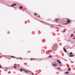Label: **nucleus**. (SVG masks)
<instances>
[{
  "label": "nucleus",
  "mask_w": 75,
  "mask_h": 75,
  "mask_svg": "<svg viewBox=\"0 0 75 75\" xmlns=\"http://www.w3.org/2000/svg\"><path fill=\"white\" fill-rule=\"evenodd\" d=\"M23 71H25V72L26 73H27V71L25 70V69L22 68H21L20 71H21V72H22V71H23Z\"/></svg>",
  "instance_id": "f257e3e1"
},
{
  "label": "nucleus",
  "mask_w": 75,
  "mask_h": 75,
  "mask_svg": "<svg viewBox=\"0 0 75 75\" xmlns=\"http://www.w3.org/2000/svg\"><path fill=\"white\" fill-rule=\"evenodd\" d=\"M58 45H57V44H54L53 46L54 48V47H56V48H58Z\"/></svg>",
  "instance_id": "f03ea898"
},
{
  "label": "nucleus",
  "mask_w": 75,
  "mask_h": 75,
  "mask_svg": "<svg viewBox=\"0 0 75 75\" xmlns=\"http://www.w3.org/2000/svg\"><path fill=\"white\" fill-rule=\"evenodd\" d=\"M52 65L54 66V67H55V66H58V65L57 64V63L53 64Z\"/></svg>",
  "instance_id": "7ed1b4c3"
},
{
  "label": "nucleus",
  "mask_w": 75,
  "mask_h": 75,
  "mask_svg": "<svg viewBox=\"0 0 75 75\" xmlns=\"http://www.w3.org/2000/svg\"><path fill=\"white\" fill-rule=\"evenodd\" d=\"M57 62H58V63H59V64H61V62H60L59 60H57Z\"/></svg>",
  "instance_id": "20e7f679"
},
{
  "label": "nucleus",
  "mask_w": 75,
  "mask_h": 75,
  "mask_svg": "<svg viewBox=\"0 0 75 75\" xmlns=\"http://www.w3.org/2000/svg\"><path fill=\"white\" fill-rule=\"evenodd\" d=\"M17 4H13L11 6V7H13V6H16Z\"/></svg>",
  "instance_id": "39448f33"
},
{
  "label": "nucleus",
  "mask_w": 75,
  "mask_h": 75,
  "mask_svg": "<svg viewBox=\"0 0 75 75\" xmlns=\"http://www.w3.org/2000/svg\"><path fill=\"white\" fill-rule=\"evenodd\" d=\"M70 23V21L69 20L67 19V24H68V23Z\"/></svg>",
  "instance_id": "423d86ee"
},
{
  "label": "nucleus",
  "mask_w": 75,
  "mask_h": 75,
  "mask_svg": "<svg viewBox=\"0 0 75 75\" xmlns=\"http://www.w3.org/2000/svg\"><path fill=\"white\" fill-rule=\"evenodd\" d=\"M63 50H64V52H67V50H66V49H65V48H64H64H63Z\"/></svg>",
  "instance_id": "0eeeda50"
},
{
  "label": "nucleus",
  "mask_w": 75,
  "mask_h": 75,
  "mask_svg": "<svg viewBox=\"0 0 75 75\" xmlns=\"http://www.w3.org/2000/svg\"><path fill=\"white\" fill-rule=\"evenodd\" d=\"M65 74H69V72L68 71H67L64 72Z\"/></svg>",
  "instance_id": "6e6552de"
},
{
  "label": "nucleus",
  "mask_w": 75,
  "mask_h": 75,
  "mask_svg": "<svg viewBox=\"0 0 75 75\" xmlns=\"http://www.w3.org/2000/svg\"><path fill=\"white\" fill-rule=\"evenodd\" d=\"M69 56L70 57H74V55H69Z\"/></svg>",
  "instance_id": "1a4fd4ad"
},
{
  "label": "nucleus",
  "mask_w": 75,
  "mask_h": 75,
  "mask_svg": "<svg viewBox=\"0 0 75 75\" xmlns=\"http://www.w3.org/2000/svg\"><path fill=\"white\" fill-rule=\"evenodd\" d=\"M34 15L35 16H37V15H38V14H37V13H34Z\"/></svg>",
  "instance_id": "9d476101"
},
{
  "label": "nucleus",
  "mask_w": 75,
  "mask_h": 75,
  "mask_svg": "<svg viewBox=\"0 0 75 75\" xmlns=\"http://www.w3.org/2000/svg\"><path fill=\"white\" fill-rule=\"evenodd\" d=\"M19 8H20V9H22V8H23V7H22V6H20L19 7Z\"/></svg>",
  "instance_id": "9b49d317"
},
{
  "label": "nucleus",
  "mask_w": 75,
  "mask_h": 75,
  "mask_svg": "<svg viewBox=\"0 0 75 75\" xmlns=\"http://www.w3.org/2000/svg\"><path fill=\"white\" fill-rule=\"evenodd\" d=\"M11 57L12 58H16V57H14L13 56H11Z\"/></svg>",
  "instance_id": "f8f14e48"
},
{
  "label": "nucleus",
  "mask_w": 75,
  "mask_h": 75,
  "mask_svg": "<svg viewBox=\"0 0 75 75\" xmlns=\"http://www.w3.org/2000/svg\"><path fill=\"white\" fill-rule=\"evenodd\" d=\"M70 55H72V52H71L69 54Z\"/></svg>",
  "instance_id": "ddd939ff"
},
{
  "label": "nucleus",
  "mask_w": 75,
  "mask_h": 75,
  "mask_svg": "<svg viewBox=\"0 0 75 75\" xmlns=\"http://www.w3.org/2000/svg\"><path fill=\"white\" fill-rule=\"evenodd\" d=\"M55 21H56V22H57V21H58V19H55Z\"/></svg>",
  "instance_id": "4468645a"
},
{
  "label": "nucleus",
  "mask_w": 75,
  "mask_h": 75,
  "mask_svg": "<svg viewBox=\"0 0 75 75\" xmlns=\"http://www.w3.org/2000/svg\"><path fill=\"white\" fill-rule=\"evenodd\" d=\"M58 70H59L60 69V67H58Z\"/></svg>",
  "instance_id": "2eb2a0df"
},
{
  "label": "nucleus",
  "mask_w": 75,
  "mask_h": 75,
  "mask_svg": "<svg viewBox=\"0 0 75 75\" xmlns=\"http://www.w3.org/2000/svg\"><path fill=\"white\" fill-rule=\"evenodd\" d=\"M33 58H31V61H33Z\"/></svg>",
  "instance_id": "dca6fc26"
},
{
  "label": "nucleus",
  "mask_w": 75,
  "mask_h": 75,
  "mask_svg": "<svg viewBox=\"0 0 75 75\" xmlns=\"http://www.w3.org/2000/svg\"><path fill=\"white\" fill-rule=\"evenodd\" d=\"M13 68H17V67L14 66L13 67Z\"/></svg>",
  "instance_id": "f3484780"
},
{
  "label": "nucleus",
  "mask_w": 75,
  "mask_h": 75,
  "mask_svg": "<svg viewBox=\"0 0 75 75\" xmlns=\"http://www.w3.org/2000/svg\"><path fill=\"white\" fill-rule=\"evenodd\" d=\"M51 55H50L49 56V57H50V58H51Z\"/></svg>",
  "instance_id": "a211bd4d"
},
{
  "label": "nucleus",
  "mask_w": 75,
  "mask_h": 75,
  "mask_svg": "<svg viewBox=\"0 0 75 75\" xmlns=\"http://www.w3.org/2000/svg\"><path fill=\"white\" fill-rule=\"evenodd\" d=\"M38 18H40V16L39 15L38 16Z\"/></svg>",
  "instance_id": "6ab92c4d"
},
{
  "label": "nucleus",
  "mask_w": 75,
  "mask_h": 75,
  "mask_svg": "<svg viewBox=\"0 0 75 75\" xmlns=\"http://www.w3.org/2000/svg\"><path fill=\"white\" fill-rule=\"evenodd\" d=\"M68 41H69V42H70V41H71V40L70 39L69 40H68Z\"/></svg>",
  "instance_id": "aec40b11"
},
{
  "label": "nucleus",
  "mask_w": 75,
  "mask_h": 75,
  "mask_svg": "<svg viewBox=\"0 0 75 75\" xmlns=\"http://www.w3.org/2000/svg\"><path fill=\"white\" fill-rule=\"evenodd\" d=\"M68 71H71V70L70 69H68Z\"/></svg>",
  "instance_id": "412c9836"
},
{
  "label": "nucleus",
  "mask_w": 75,
  "mask_h": 75,
  "mask_svg": "<svg viewBox=\"0 0 75 75\" xmlns=\"http://www.w3.org/2000/svg\"><path fill=\"white\" fill-rule=\"evenodd\" d=\"M18 58L19 59H21V58Z\"/></svg>",
  "instance_id": "4be33fe9"
},
{
  "label": "nucleus",
  "mask_w": 75,
  "mask_h": 75,
  "mask_svg": "<svg viewBox=\"0 0 75 75\" xmlns=\"http://www.w3.org/2000/svg\"><path fill=\"white\" fill-rule=\"evenodd\" d=\"M72 36H73V35L72 34L71 35V37H72Z\"/></svg>",
  "instance_id": "5701e85b"
},
{
  "label": "nucleus",
  "mask_w": 75,
  "mask_h": 75,
  "mask_svg": "<svg viewBox=\"0 0 75 75\" xmlns=\"http://www.w3.org/2000/svg\"><path fill=\"white\" fill-rule=\"evenodd\" d=\"M0 68H1V66H0Z\"/></svg>",
  "instance_id": "b1692460"
},
{
  "label": "nucleus",
  "mask_w": 75,
  "mask_h": 75,
  "mask_svg": "<svg viewBox=\"0 0 75 75\" xmlns=\"http://www.w3.org/2000/svg\"><path fill=\"white\" fill-rule=\"evenodd\" d=\"M32 74H33V75H34V73H32Z\"/></svg>",
  "instance_id": "393cba45"
},
{
  "label": "nucleus",
  "mask_w": 75,
  "mask_h": 75,
  "mask_svg": "<svg viewBox=\"0 0 75 75\" xmlns=\"http://www.w3.org/2000/svg\"><path fill=\"white\" fill-rule=\"evenodd\" d=\"M65 24H67V23H65Z\"/></svg>",
  "instance_id": "a878e982"
},
{
  "label": "nucleus",
  "mask_w": 75,
  "mask_h": 75,
  "mask_svg": "<svg viewBox=\"0 0 75 75\" xmlns=\"http://www.w3.org/2000/svg\"><path fill=\"white\" fill-rule=\"evenodd\" d=\"M63 31H64V32H65V30H64Z\"/></svg>",
  "instance_id": "bb28decb"
},
{
  "label": "nucleus",
  "mask_w": 75,
  "mask_h": 75,
  "mask_svg": "<svg viewBox=\"0 0 75 75\" xmlns=\"http://www.w3.org/2000/svg\"><path fill=\"white\" fill-rule=\"evenodd\" d=\"M33 59V60H35V59Z\"/></svg>",
  "instance_id": "cd10ccee"
},
{
  "label": "nucleus",
  "mask_w": 75,
  "mask_h": 75,
  "mask_svg": "<svg viewBox=\"0 0 75 75\" xmlns=\"http://www.w3.org/2000/svg\"><path fill=\"white\" fill-rule=\"evenodd\" d=\"M51 27H53V26H52Z\"/></svg>",
  "instance_id": "c85d7f7f"
},
{
  "label": "nucleus",
  "mask_w": 75,
  "mask_h": 75,
  "mask_svg": "<svg viewBox=\"0 0 75 75\" xmlns=\"http://www.w3.org/2000/svg\"><path fill=\"white\" fill-rule=\"evenodd\" d=\"M75 38H73L74 39H75Z\"/></svg>",
  "instance_id": "c756f323"
},
{
  "label": "nucleus",
  "mask_w": 75,
  "mask_h": 75,
  "mask_svg": "<svg viewBox=\"0 0 75 75\" xmlns=\"http://www.w3.org/2000/svg\"><path fill=\"white\" fill-rule=\"evenodd\" d=\"M6 71H7V69H6Z\"/></svg>",
  "instance_id": "7c9ffc66"
},
{
  "label": "nucleus",
  "mask_w": 75,
  "mask_h": 75,
  "mask_svg": "<svg viewBox=\"0 0 75 75\" xmlns=\"http://www.w3.org/2000/svg\"><path fill=\"white\" fill-rule=\"evenodd\" d=\"M18 59V58H17V59Z\"/></svg>",
  "instance_id": "2f4dec72"
},
{
  "label": "nucleus",
  "mask_w": 75,
  "mask_h": 75,
  "mask_svg": "<svg viewBox=\"0 0 75 75\" xmlns=\"http://www.w3.org/2000/svg\"><path fill=\"white\" fill-rule=\"evenodd\" d=\"M1 0H0V1H1Z\"/></svg>",
  "instance_id": "473e14b6"
}]
</instances>
